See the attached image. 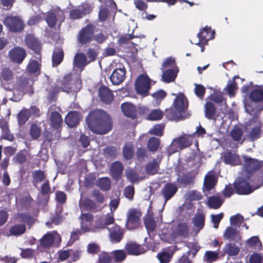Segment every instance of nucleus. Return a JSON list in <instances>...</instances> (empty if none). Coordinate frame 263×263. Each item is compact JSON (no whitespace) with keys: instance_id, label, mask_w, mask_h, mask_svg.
<instances>
[{"instance_id":"obj_12","label":"nucleus","mask_w":263,"mask_h":263,"mask_svg":"<svg viewBox=\"0 0 263 263\" xmlns=\"http://www.w3.org/2000/svg\"><path fill=\"white\" fill-rule=\"evenodd\" d=\"M125 74V68H117L114 70L110 76V80L114 85H119L124 80Z\"/></svg>"},{"instance_id":"obj_50","label":"nucleus","mask_w":263,"mask_h":263,"mask_svg":"<svg viewBox=\"0 0 263 263\" xmlns=\"http://www.w3.org/2000/svg\"><path fill=\"white\" fill-rule=\"evenodd\" d=\"M160 142L158 139L152 137L148 141L147 147L150 151H156L158 149Z\"/></svg>"},{"instance_id":"obj_40","label":"nucleus","mask_w":263,"mask_h":263,"mask_svg":"<svg viewBox=\"0 0 263 263\" xmlns=\"http://www.w3.org/2000/svg\"><path fill=\"white\" fill-rule=\"evenodd\" d=\"M224 251L230 256H235L238 254L239 248L235 245L228 243L224 247Z\"/></svg>"},{"instance_id":"obj_38","label":"nucleus","mask_w":263,"mask_h":263,"mask_svg":"<svg viewBox=\"0 0 263 263\" xmlns=\"http://www.w3.org/2000/svg\"><path fill=\"white\" fill-rule=\"evenodd\" d=\"M205 116L209 119H212L214 118L215 114V108L214 105L211 102H207L205 105Z\"/></svg>"},{"instance_id":"obj_15","label":"nucleus","mask_w":263,"mask_h":263,"mask_svg":"<svg viewBox=\"0 0 263 263\" xmlns=\"http://www.w3.org/2000/svg\"><path fill=\"white\" fill-rule=\"evenodd\" d=\"M216 184L215 176L211 173H208L205 176L203 191L205 195L208 196L210 191L213 189Z\"/></svg>"},{"instance_id":"obj_14","label":"nucleus","mask_w":263,"mask_h":263,"mask_svg":"<svg viewBox=\"0 0 263 263\" xmlns=\"http://www.w3.org/2000/svg\"><path fill=\"white\" fill-rule=\"evenodd\" d=\"M9 56L11 61L21 63L26 57V52L23 48L15 47L9 51Z\"/></svg>"},{"instance_id":"obj_30","label":"nucleus","mask_w":263,"mask_h":263,"mask_svg":"<svg viewBox=\"0 0 263 263\" xmlns=\"http://www.w3.org/2000/svg\"><path fill=\"white\" fill-rule=\"evenodd\" d=\"M243 132L241 128L235 126L230 132V136L232 139L239 143L242 144L245 140L242 138Z\"/></svg>"},{"instance_id":"obj_23","label":"nucleus","mask_w":263,"mask_h":263,"mask_svg":"<svg viewBox=\"0 0 263 263\" xmlns=\"http://www.w3.org/2000/svg\"><path fill=\"white\" fill-rule=\"evenodd\" d=\"M100 99L105 103H110L114 99L112 91L105 86L101 87L99 90Z\"/></svg>"},{"instance_id":"obj_1","label":"nucleus","mask_w":263,"mask_h":263,"mask_svg":"<svg viewBox=\"0 0 263 263\" xmlns=\"http://www.w3.org/2000/svg\"><path fill=\"white\" fill-rule=\"evenodd\" d=\"M86 122L89 128L97 134H105L112 127L110 118L105 111L101 109L90 111L86 119Z\"/></svg>"},{"instance_id":"obj_17","label":"nucleus","mask_w":263,"mask_h":263,"mask_svg":"<svg viewBox=\"0 0 263 263\" xmlns=\"http://www.w3.org/2000/svg\"><path fill=\"white\" fill-rule=\"evenodd\" d=\"M60 240V235L56 232H53L47 233L41 240V245L45 248H47L52 245L55 241Z\"/></svg>"},{"instance_id":"obj_11","label":"nucleus","mask_w":263,"mask_h":263,"mask_svg":"<svg viewBox=\"0 0 263 263\" xmlns=\"http://www.w3.org/2000/svg\"><path fill=\"white\" fill-rule=\"evenodd\" d=\"M115 219L112 214L104 216L97 219L95 222L93 226V230L98 232L101 229H105L108 225L113 223Z\"/></svg>"},{"instance_id":"obj_44","label":"nucleus","mask_w":263,"mask_h":263,"mask_svg":"<svg viewBox=\"0 0 263 263\" xmlns=\"http://www.w3.org/2000/svg\"><path fill=\"white\" fill-rule=\"evenodd\" d=\"M247 243L248 245L255 249H260L261 248V243L257 236H253L248 239Z\"/></svg>"},{"instance_id":"obj_31","label":"nucleus","mask_w":263,"mask_h":263,"mask_svg":"<svg viewBox=\"0 0 263 263\" xmlns=\"http://www.w3.org/2000/svg\"><path fill=\"white\" fill-rule=\"evenodd\" d=\"M177 72L178 70L175 69H171L166 70L163 73L162 76V81L166 83L173 82L176 79Z\"/></svg>"},{"instance_id":"obj_60","label":"nucleus","mask_w":263,"mask_h":263,"mask_svg":"<svg viewBox=\"0 0 263 263\" xmlns=\"http://www.w3.org/2000/svg\"><path fill=\"white\" fill-rule=\"evenodd\" d=\"M223 214L220 213L217 215H212L211 221L214 224V228L215 229H217L218 227L219 223L222 219L223 217Z\"/></svg>"},{"instance_id":"obj_49","label":"nucleus","mask_w":263,"mask_h":263,"mask_svg":"<svg viewBox=\"0 0 263 263\" xmlns=\"http://www.w3.org/2000/svg\"><path fill=\"white\" fill-rule=\"evenodd\" d=\"M163 117V112L159 109L152 110L148 115L147 119L152 121L160 120Z\"/></svg>"},{"instance_id":"obj_13","label":"nucleus","mask_w":263,"mask_h":263,"mask_svg":"<svg viewBox=\"0 0 263 263\" xmlns=\"http://www.w3.org/2000/svg\"><path fill=\"white\" fill-rule=\"evenodd\" d=\"M93 33V27L91 25H88L82 29L78 35V41L82 44L89 42Z\"/></svg>"},{"instance_id":"obj_4","label":"nucleus","mask_w":263,"mask_h":263,"mask_svg":"<svg viewBox=\"0 0 263 263\" xmlns=\"http://www.w3.org/2000/svg\"><path fill=\"white\" fill-rule=\"evenodd\" d=\"M242 171L245 174V177L248 178L255 172L259 170L262 166V162L256 159L243 155Z\"/></svg>"},{"instance_id":"obj_35","label":"nucleus","mask_w":263,"mask_h":263,"mask_svg":"<svg viewBox=\"0 0 263 263\" xmlns=\"http://www.w3.org/2000/svg\"><path fill=\"white\" fill-rule=\"evenodd\" d=\"M112 177L118 179L123 171V167L119 162H115L112 163L110 168Z\"/></svg>"},{"instance_id":"obj_45","label":"nucleus","mask_w":263,"mask_h":263,"mask_svg":"<svg viewBox=\"0 0 263 263\" xmlns=\"http://www.w3.org/2000/svg\"><path fill=\"white\" fill-rule=\"evenodd\" d=\"M30 112L27 109H22L18 115V121L20 124H24L30 117Z\"/></svg>"},{"instance_id":"obj_37","label":"nucleus","mask_w":263,"mask_h":263,"mask_svg":"<svg viewBox=\"0 0 263 263\" xmlns=\"http://www.w3.org/2000/svg\"><path fill=\"white\" fill-rule=\"evenodd\" d=\"M223 202V200L217 196H212L208 198L207 204L210 208L218 209Z\"/></svg>"},{"instance_id":"obj_2","label":"nucleus","mask_w":263,"mask_h":263,"mask_svg":"<svg viewBox=\"0 0 263 263\" xmlns=\"http://www.w3.org/2000/svg\"><path fill=\"white\" fill-rule=\"evenodd\" d=\"M163 230L159 234L160 238L164 241L171 243L178 237H186L189 235V229L187 224L185 222H180L176 228L172 233L168 234Z\"/></svg>"},{"instance_id":"obj_53","label":"nucleus","mask_w":263,"mask_h":263,"mask_svg":"<svg viewBox=\"0 0 263 263\" xmlns=\"http://www.w3.org/2000/svg\"><path fill=\"white\" fill-rule=\"evenodd\" d=\"M41 129L35 124H32L30 128V134L33 139H37L41 135Z\"/></svg>"},{"instance_id":"obj_43","label":"nucleus","mask_w":263,"mask_h":263,"mask_svg":"<svg viewBox=\"0 0 263 263\" xmlns=\"http://www.w3.org/2000/svg\"><path fill=\"white\" fill-rule=\"evenodd\" d=\"M181 111L175 108L167 110L166 117L170 120H178L181 117Z\"/></svg>"},{"instance_id":"obj_5","label":"nucleus","mask_w":263,"mask_h":263,"mask_svg":"<svg viewBox=\"0 0 263 263\" xmlns=\"http://www.w3.org/2000/svg\"><path fill=\"white\" fill-rule=\"evenodd\" d=\"M151 87V80L146 74H141L137 79L135 88L138 93L145 96Z\"/></svg>"},{"instance_id":"obj_3","label":"nucleus","mask_w":263,"mask_h":263,"mask_svg":"<svg viewBox=\"0 0 263 263\" xmlns=\"http://www.w3.org/2000/svg\"><path fill=\"white\" fill-rule=\"evenodd\" d=\"M250 98L252 102L250 104H245V108L247 112L251 115H254L263 109L262 105H257L256 103L263 100V91L260 89H255L251 92Z\"/></svg>"},{"instance_id":"obj_33","label":"nucleus","mask_w":263,"mask_h":263,"mask_svg":"<svg viewBox=\"0 0 263 263\" xmlns=\"http://www.w3.org/2000/svg\"><path fill=\"white\" fill-rule=\"evenodd\" d=\"M50 120L51 125L54 128H58L63 122L61 116L57 111H53L51 113Z\"/></svg>"},{"instance_id":"obj_26","label":"nucleus","mask_w":263,"mask_h":263,"mask_svg":"<svg viewBox=\"0 0 263 263\" xmlns=\"http://www.w3.org/2000/svg\"><path fill=\"white\" fill-rule=\"evenodd\" d=\"M122 111L127 117L135 118L137 116L136 107L131 103H125L121 105Z\"/></svg>"},{"instance_id":"obj_29","label":"nucleus","mask_w":263,"mask_h":263,"mask_svg":"<svg viewBox=\"0 0 263 263\" xmlns=\"http://www.w3.org/2000/svg\"><path fill=\"white\" fill-rule=\"evenodd\" d=\"M177 191V187L175 184L172 183L166 184L162 190V193L166 201L172 198Z\"/></svg>"},{"instance_id":"obj_7","label":"nucleus","mask_w":263,"mask_h":263,"mask_svg":"<svg viewBox=\"0 0 263 263\" xmlns=\"http://www.w3.org/2000/svg\"><path fill=\"white\" fill-rule=\"evenodd\" d=\"M141 215L142 214L139 210L129 209L127 213L126 228L128 230H132L138 228L140 224Z\"/></svg>"},{"instance_id":"obj_55","label":"nucleus","mask_w":263,"mask_h":263,"mask_svg":"<svg viewBox=\"0 0 263 263\" xmlns=\"http://www.w3.org/2000/svg\"><path fill=\"white\" fill-rule=\"evenodd\" d=\"M187 199L191 201L198 200L202 198V195L196 191H191L186 194Z\"/></svg>"},{"instance_id":"obj_56","label":"nucleus","mask_w":263,"mask_h":263,"mask_svg":"<svg viewBox=\"0 0 263 263\" xmlns=\"http://www.w3.org/2000/svg\"><path fill=\"white\" fill-rule=\"evenodd\" d=\"M171 255L166 252H162L158 254L157 257L161 263H168L171 258Z\"/></svg>"},{"instance_id":"obj_58","label":"nucleus","mask_w":263,"mask_h":263,"mask_svg":"<svg viewBox=\"0 0 263 263\" xmlns=\"http://www.w3.org/2000/svg\"><path fill=\"white\" fill-rule=\"evenodd\" d=\"M163 128L164 125L163 124H157L150 129L149 133L151 135L161 136Z\"/></svg>"},{"instance_id":"obj_8","label":"nucleus","mask_w":263,"mask_h":263,"mask_svg":"<svg viewBox=\"0 0 263 263\" xmlns=\"http://www.w3.org/2000/svg\"><path fill=\"white\" fill-rule=\"evenodd\" d=\"M235 188L236 193L239 195H249L258 189L259 186H251L246 180L239 178L235 183Z\"/></svg>"},{"instance_id":"obj_21","label":"nucleus","mask_w":263,"mask_h":263,"mask_svg":"<svg viewBox=\"0 0 263 263\" xmlns=\"http://www.w3.org/2000/svg\"><path fill=\"white\" fill-rule=\"evenodd\" d=\"M261 126V123L258 121L251 129L248 135V138L251 141H253L260 138L262 134Z\"/></svg>"},{"instance_id":"obj_39","label":"nucleus","mask_w":263,"mask_h":263,"mask_svg":"<svg viewBox=\"0 0 263 263\" xmlns=\"http://www.w3.org/2000/svg\"><path fill=\"white\" fill-rule=\"evenodd\" d=\"M97 185L101 190L107 191L110 189V181L107 177L102 178L97 182Z\"/></svg>"},{"instance_id":"obj_34","label":"nucleus","mask_w":263,"mask_h":263,"mask_svg":"<svg viewBox=\"0 0 263 263\" xmlns=\"http://www.w3.org/2000/svg\"><path fill=\"white\" fill-rule=\"evenodd\" d=\"M63 51L62 48H55L52 55V64L53 66H57L61 63L63 58Z\"/></svg>"},{"instance_id":"obj_57","label":"nucleus","mask_w":263,"mask_h":263,"mask_svg":"<svg viewBox=\"0 0 263 263\" xmlns=\"http://www.w3.org/2000/svg\"><path fill=\"white\" fill-rule=\"evenodd\" d=\"M109 12L107 9L101 6L99 13V19L101 22H105L109 19Z\"/></svg>"},{"instance_id":"obj_61","label":"nucleus","mask_w":263,"mask_h":263,"mask_svg":"<svg viewBox=\"0 0 263 263\" xmlns=\"http://www.w3.org/2000/svg\"><path fill=\"white\" fill-rule=\"evenodd\" d=\"M135 191L133 186L130 185L125 187L124 192L125 197L129 200L133 199Z\"/></svg>"},{"instance_id":"obj_62","label":"nucleus","mask_w":263,"mask_h":263,"mask_svg":"<svg viewBox=\"0 0 263 263\" xmlns=\"http://www.w3.org/2000/svg\"><path fill=\"white\" fill-rule=\"evenodd\" d=\"M115 259L116 261L119 262L124 260L126 254L123 250H116L114 252Z\"/></svg>"},{"instance_id":"obj_18","label":"nucleus","mask_w":263,"mask_h":263,"mask_svg":"<svg viewBox=\"0 0 263 263\" xmlns=\"http://www.w3.org/2000/svg\"><path fill=\"white\" fill-rule=\"evenodd\" d=\"M81 89V83L77 81L74 83L73 81H67V79H64V81L61 85V89L63 91L69 92L70 91L77 92Z\"/></svg>"},{"instance_id":"obj_52","label":"nucleus","mask_w":263,"mask_h":263,"mask_svg":"<svg viewBox=\"0 0 263 263\" xmlns=\"http://www.w3.org/2000/svg\"><path fill=\"white\" fill-rule=\"evenodd\" d=\"M236 89L237 84L234 81H229L225 88V90L231 97L235 95Z\"/></svg>"},{"instance_id":"obj_25","label":"nucleus","mask_w":263,"mask_h":263,"mask_svg":"<svg viewBox=\"0 0 263 263\" xmlns=\"http://www.w3.org/2000/svg\"><path fill=\"white\" fill-rule=\"evenodd\" d=\"M80 119L79 114L75 111L69 112L65 118V123L69 127L75 126Z\"/></svg>"},{"instance_id":"obj_47","label":"nucleus","mask_w":263,"mask_h":263,"mask_svg":"<svg viewBox=\"0 0 263 263\" xmlns=\"http://www.w3.org/2000/svg\"><path fill=\"white\" fill-rule=\"evenodd\" d=\"M27 70L29 73L31 74H39L40 70V65L36 61H31L28 65Z\"/></svg>"},{"instance_id":"obj_19","label":"nucleus","mask_w":263,"mask_h":263,"mask_svg":"<svg viewBox=\"0 0 263 263\" xmlns=\"http://www.w3.org/2000/svg\"><path fill=\"white\" fill-rule=\"evenodd\" d=\"M125 250L130 255H138L144 253L146 249L135 242L127 243L125 246Z\"/></svg>"},{"instance_id":"obj_36","label":"nucleus","mask_w":263,"mask_h":263,"mask_svg":"<svg viewBox=\"0 0 263 263\" xmlns=\"http://www.w3.org/2000/svg\"><path fill=\"white\" fill-rule=\"evenodd\" d=\"M123 236V231L118 227L116 226L114 228V230L110 232V237L112 242H119Z\"/></svg>"},{"instance_id":"obj_59","label":"nucleus","mask_w":263,"mask_h":263,"mask_svg":"<svg viewBox=\"0 0 263 263\" xmlns=\"http://www.w3.org/2000/svg\"><path fill=\"white\" fill-rule=\"evenodd\" d=\"M243 221V217L240 214H237L230 218L231 224L236 226H239Z\"/></svg>"},{"instance_id":"obj_27","label":"nucleus","mask_w":263,"mask_h":263,"mask_svg":"<svg viewBox=\"0 0 263 263\" xmlns=\"http://www.w3.org/2000/svg\"><path fill=\"white\" fill-rule=\"evenodd\" d=\"M187 101L185 96L182 93L179 94L174 102L175 108L181 112L187 107Z\"/></svg>"},{"instance_id":"obj_51","label":"nucleus","mask_w":263,"mask_h":263,"mask_svg":"<svg viewBox=\"0 0 263 263\" xmlns=\"http://www.w3.org/2000/svg\"><path fill=\"white\" fill-rule=\"evenodd\" d=\"M145 224L147 229L151 231H154L156 228L155 221L150 214L145 219Z\"/></svg>"},{"instance_id":"obj_32","label":"nucleus","mask_w":263,"mask_h":263,"mask_svg":"<svg viewBox=\"0 0 263 263\" xmlns=\"http://www.w3.org/2000/svg\"><path fill=\"white\" fill-rule=\"evenodd\" d=\"M88 63L87 61L85 55L82 53H78L76 55L73 64L77 68H82Z\"/></svg>"},{"instance_id":"obj_24","label":"nucleus","mask_w":263,"mask_h":263,"mask_svg":"<svg viewBox=\"0 0 263 263\" xmlns=\"http://www.w3.org/2000/svg\"><path fill=\"white\" fill-rule=\"evenodd\" d=\"M223 237L226 239L238 241L241 239L239 232L232 227H228L223 233Z\"/></svg>"},{"instance_id":"obj_22","label":"nucleus","mask_w":263,"mask_h":263,"mask_svg":"<svg viewBox=\"0 0 263 263\" xmlns=\"http://www.w3.org/2000/svg\"><path fill=\"white\" fill-rule=\"evenodd\" d=\"M214 31L210 27L207 26L203 28L198 34L200 42L196 44L198 45L200 42H206L214 38Z\"/></svg>"},{"instance_id":"obj_10","label":"nucleus","mask_w":263,"mask_h":263,"mask_svg":"<svg viewBox=\"0 0 263 263\" xmlns=\"http://www.w3.org/2000/svg\"><path fill=\"white\" fill-rule=\"evenodd\" d=\"M193 135H184L177 139L174 140L171 147L175 148V151L181 149L189 146L192 142Z\"/></svg>"},{"instance_id":"obj_9","label":"nucleus","mask_w":263,"mask_h":263,"mask_svg":"<svg viewBox=\"0 0 263 263\" xmlns=\"http://www.w3.org/2000/svg\"><path fill=\"white\" fill-rule=\"evenodd\" d=\"M64 19V12L58 9L48 12L46 17V21L49 27H53L58 21L61 24Z\"/></svg>"},{"instance_id":"obj_46","label":"nucleus","mask_w":263,"mask_h":263,"mask_svg":"<svg viewBox=\"0 0 263 263\" xmlns=\"http://www.w3.org/2000/svg\"><path fill=\"white\" fill-rule=\"evenodd\" d=\"M26 230V227L24 224H16L12 227L10 229V233L13 235H20L23 234Z\"/></svg>"},{"instance_id":"obj_16","label":"nucleus","mask_w":263,"mask_h":263,"mask_svg":"<svg viewBox=\"0 0 263 263\" xmlns=\"http://www.w3.org/2000/svg\"><path fill=\"white\" fill-rule=\"evenodd\" d=\"M205 217L203 214L199 213L195 215L192 220L193 223V232L197 234L204 226Z\"/></svg>"},{"instance_id":"obj_41","label":"nucleus","mask_w":263,"mask_h":263,"mask_svg":"<svg viewBox=\"0 0 263 263\" xmlns=\"http://www.w3.org/2000/svg\"><path fill=\"white\" fill-rule=\"evenodd\" d=\"M219 253L217 252L208 251L204 256V260L209 263L216 261L218 258Z\"/></svg>"},{"instance_id":"obj_20","label":"nucleus","mask_w":263,"mask_h":263,"mask_svg":"<svg viewBox=\"0 0 263 263\" xmlns=\"http://www.w3.org/2000/svg\"><path fill=\"white\" fill-rule=\"evenodd\" d=\"M223 161L226 164L232 165H237L241 164V160L239 156L231 152H226L223 156Z\"/></svg>"},{"instance_id":"obj_63","label":"nucleus","mask_w":263,"mask_h":263,"mask_svg":"<svg viewBox=\"0 0 263 263\" xmlns=\"http://www.w3.org/2000/svg\"><path fill=\"white\" fill-rule=\"evenodd\" d=\"M100 263H114L112 259L110 256L106 253H104L100 255Z\"/></svg>"},{"instance_id":"obj_6","label":"nucleus","mask_w":263,"mask_h":263,"mask_svg":"<svg viewBox=\"0 0 263 263\" xmlns=\"http://www.w3.org/2000/svg\"><path fill=\"white\" fill-rule=\"evenodd\" d=\"M5 26L12 32H18L24 28V23L21 18L18 16H7L4 21Z\"/></svg>"},{"instance_id":"obj_54","label":"nucleus","mask_w":263,"mask_h":263,"mask_svg":"<svg viewBox=\"0 0 263 263\" xmlns=\"http://www.w3.org/2000/svg\"><path fill=\"white\" fill-rule=\"evenodd\" d=\"M123 154L125 159H130L133 155V147L132 145L130 144H126L123 148Z\"/></svg>"},{"instance_id":"obj_42","label":"nucleus","mask_w":263,"mask_h":263,"mask_svg":"<svg viewBox=\"0 0 263 263\" xmlns=\"http://www.w3.org/2000/svg\"><path fill=\"white\" fill-rule=\"evenodd\" d=\"M13 73L12 71L7 67H4L2 69L0 72V79L5 81H8L12 78Z\"/></svg>"},{"instance_id":"obj_28","label":"nucleus","mask_w":263,"mask_h":263,"mask_svg":"<svg viewBox=\"0 0 263 263\" xmlns=\"http://www.w3.org/2000/svg\"><path fill=\"white\" fill-rule=\"evenodd\" d=\"M26 43L27 46L35 53L40 52V44L33 35L31 34L28 35L26 37Z\"/></svg>"},{"instance_id":"obj_48","label":"nucleus","mask_w":263,"mask_h":263,"mask_svg":"<svg viewBox=\"0 0 263 263\" xmlns=\"http://www.w3.org/2000/svg\"><path fill=\"white\" fill-rule=\"evenodd\" d=\"M159 165V162L156 160L149 163L146 168L147 173L152 175L156 174L158 170Z\"/></svg>"},{"instance_id":"obj_64","label":"nucleus","mask_w":263,"mask_h":263,"mask_svg":"<svg viewBox=\"0 0 263 263\" xmlns=\"http://www.w3.org/2000/svg\"><path fill=\"white\" fill-rule=\"evenodd\" d=\"M166 96V92L163 90H159L152 95L157 102H160Z\"/></svg>"}]
</instances>
